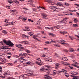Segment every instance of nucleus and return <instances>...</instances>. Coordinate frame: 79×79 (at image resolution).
<instances>
[{"mask_svg": "<svg viewBox=\"0 0 79 79\" xmlns=\"http://www.w3.org/2000/svg\"><path fill=\"white\" fill-rule=\"evenodd\" d=\"M3 42L5 44H6L7 45H9V46H10V47H13V45H14L13 43L10 40L6 41L5 40H4Z\"/></svg>", "mask_w": 79, "mask_h": 79, "instance_id": "nucleus-1", "label": "nucleus"}, {"mask_svg": "<svg viewBox=\"0 0 79 79\" xmlns=\"http://www.w3.org/2000/svg\"><path fill=\"white\" fill-rule=\"evenodd\" d=\"M42 16L43 19H48V16L46 14H42Z\"/></svg>", "mask_w": 79, "mask_h": 79, "instance_id": "nucleus-2", "label": "nucleus"}, {"mask_svg": "<svg viewBox=\"0 0 79 79\" xmlns=\"http://www.w3.org/2000/svg\"><path fill=\"white\" fill-rule=\"evenodd\" d=\"M10 75V73H8L6 72L4 74V76H3L2 75H1L0 76V77L2 78V79H4L5 78V76H7L8 75Z\"/></svg>", "mask_w": 79, "mask_h": 79, "instance_id": "nucleus-3", "label": "nucleus"}, {"mask_svg": "<svg viewBox=\"0 0 79 79\" xmlns=\"http://www.w3.org/2000/svg\"><path fill=\"white\" fill-rule=\"evenodd\" d=\"M51 75H52V74H51L49 73H48V75H45V76H46V77H45L46 79H49L50 78H51V77L49 76H51Z\"/></svg>", "mask_w": 79, "mask_h": 79, "instance_id": "nucleus-4", "label": "nucleus"}, {"mask_svg": "<svg viewBox=\"0 0 79 79\" xmlns=\"http://www.w3.org/2000/svg\"><path fill=\"white\" fill-rule=\"evenodd\" d=\"M62 71H56V73L57 74H59V73H61L63 72V73H66V70L64 69H62Z\"/></svg>", "mask_w": 79, "mask_h": 79, "instance_id": "nucleus-5", "label": "nucleus"}, {"mask_svg": "<svg viewBox=\"0 0 79 79\" xmlns=\"http://www.w3.org/2000/svg\"><path fill=\"white\" fill-rule=\"evenodd\" d=\"M57 42H59V43H60V42H61H61H63V43H62V44H63V45L66 44L67 45H68V44L64 43V42H65L66 41L64 40H62L61 41H58V40H57Z\"/></svg>", "mask_w": 79, "mask_h": 79, "instance_id": "nucleus-6", "label": "nucleus"}, {"mask_svg": "<svg viewBox=\"0 0 79 79\" xmlns=\"http://www.w3.org/2000/svg\"><path fill=\"white\" fill-rule=\"evenodd\" d=\"M49 8H51V10H52L53 11H56V9H57V8H56V7L55 6H50Z\"/></svg>", "mask_w": 79, "mask_h": 79, "instance_id": "nucleus-7", "label": "nucleus"}, {"mask_svg": "<svg viewBox=\"0 0 79 79\" xmlns=\"http://www.w3.org/2000/svg\"><path fill=\"white\" fill-rule=\"evenodd\" d=\"M45 68L43 66L41 67V68L40 69V70L41 72H45Z\"/></svg>", "mask_w": 79, "mask_h": 79, "instance_id": "nucleus-8", "label": "nucleus"}, {"mask_svg": "<svg viewBox=\"0 0 79 79\" xmlns=\"http://www.w3.org/2000/svg\"><path fill=\"white\" fill-rule=\"evenodd\" d=\"M26 64H28V65H29L30 66H33V65H34V63H33L32 62H27L26 63Z\"/></svg>", "mask_w": 79, "mask_h": 79, "instance_id": "nucleus-9", "label": "nucleus"}, {"mask_svg": "<svg viewBox=\"0 0 79 79\" xmlns=\"http://www.w3.org/2000/svg\"><path fill=\"white\" fill-rule=\"evenodd\" d=\"M36 63L38 64V65H39V66H42V64H43V62H36Z\"/></svg>", "mask_w": 79, "mask_h": 79, "instance_id": "nucleus-10", "label": "nucleus"}, {"mask_svg": "<svg viewBox=\"0 0 79 79\" xmlns=\"http://www.w3.org/2000/svg\"><path fill=\"white\" fill-rule=\"evenodd\" d=\"M45 72H46L47 73H50V70L45 68Z\"/></svg>", "mask_w": 79, "mask_h": 79, "instance_id": "nucleus-11", "label": "nucleus"}, {"mask_svg": "<svg viewBox=\"0 0 79 79\" xmlns=\"http://www.w3.org/2000/svg\"><path fill=\"white\" fill-rule=\"evenodd\" d=\"M60 33L61 34H67V35H68V33L67 32H66V31H63V32L60 31Z\"/></svg>", "mask_w": 79, "mask_h": 79, "instance_id": "nucleus-12", "label": "nucleus"}, {"mask_svg": "<svg viewBox=\"0 0 79 79\" xmlns=\"http://www.w3.org/2000/svg\"><path fill=\"white\" fill-rule=\"evenodd\" d=\"M25 28L26 29V30H24V31H30V29H29V27H25Z\"/></svg>", "mask_w": 79, "mask_h": 79, "instance_id": "nucleus-13", "label": "nucleus"}, {"mask_svg": "<svg viewBox=\"0 0 79 79\" xmlns=\"http://www.w3.org/2000/svg\"><path fill=\"white\" fill-rule=\"evenodd\" d=\"M74 22L75 23H76L77 22H78L79 20H78V19L76 18H75L73 19Z\"/></svg>", "mask_w": 79, "mask_h": 79, "instance_id": "nucleus-14", "label": "nucleus"}, {"mask_svg": "<svg viewBox=\"0 0 79 79\" xmlns=\"http://www.w3.org/2000/svg\"><path fill=\"white\" fill-rule=\"evenodd\" d=\"M24 77H25V76H24V75H21L20 76L19 79H24Z\"/></svg>", "mask_w": 79, "mask_h": 79, "instance_id": "nucleus-15", "label": "nucleus"}, {"mask_svg": "<svg viewBox=\"0 0 79 79\" xmlns=\"http://www.w3.org/2000/svg\"><path fill=\"white\" fill-rule=\"evenodd\" d=\"M54 27L55 29H58L60 28V26L59 25H58L56 26H54Z\"/></svg>", "mask_w": 79, "mask_h": 79, "instance_id": "nucleus-16", "label": "nucleus"}, {"mask_svg": "<svg viewBox=\"0 0 79 79\" xmlns=\"http://www.w3.org/2000/svg\"><path fill=\"white\" fill-rule=\"evenodd\" d=\"M49 35H51V36H52V37H55V35L53 33H49Z\"/></svg>", "mask_w": 79, "mask_h": 79, "instance_id": "nucleus-17", "label": "nucleus"}, {"mask_svg": "<svg viewBox=\"0 0 79 79\" xmlns=\"http://www.w3.org/2000/svg\"><path fill=\"white\" fill-rule=\"evenodd\" d=\"M8 2L9 3H14V1H11V0H8Z\"/></svg>", "mask_w": 79, "mask_h": 79, "instance_id": "nucleus-18", "label": "nucleus"}, {"mask_svg": "<svg viewBox=\"0 0 79 79\" xmlns=\"http://www.w3.org/2000/svg\"><path fill=\"white\" fill-rule=\"evenodd\" d=\"M2 32V33H4V34H8V32L5 30H3Z\"/></svg>", "mask_w": 79, "mask_h": 79, "instance_id": "nucleus-19", "label": "nucleus"}, {"mask_svg": "<svg viewBox=\"0 0 79 79\" xmlns=\"http://www.w3.org/2000/svg\"><path fill=\"white\" fill-rule=\"evenodd\" d=\"M15 11H16V10H12L11 11V13L14 15V14H15Z\"/></svg>", "mask_w": 79, "mask_h": 79, "instance_id": "nucleus-20", "label": "nucleus"}, {"mask_svg": "<svg viewBox=\"0 0 79 79\" xmlns=\"http://www.w3.org/2000/svg\"><path fill=\"white\" fill-rule=\"evenodd\" d=\"M13 22H7V25H8V26H9L10 24H12V25H14V24H13Z\"/></svg>", "mask_w": 79, "mask_h": 79, "instance_id": "nucleus-21", "label": "nucleus"}, {"mask_svg": "<svg viewBox=\"0 0 79 79\" xmlns=\"http://www.w3.org/2000/svg\"><path fill=\"white\" fill-rule=\"evenodd\" d=\"M62 59L64 61H67L68 60V59L66 57H63Z\"/></svg>", "mask_w": 79, "mask_h": 79, "instance_id": "nucleus-22", "label": "nucleus"}, {"mask_svg": "<svg viewBox=\"0 0 79 79\" xmlns=\"http://www.w3.org/2000/svg\"><path fill=\"white\" fill-rule=\"evenodd\" d=\"M14 3H15L16 4H19V2H18L17 0H15V1H14Z\"/></svg>", "mask_w": 79, "mask_h": 79, "instance_id": "nucleus-23", "label": "nucleus"}, {"mask_svg": "<svg viewBox=\"0 0 79 79\" xmlns=\"http://www.w3.org/2000/svg\"><path fill=\"white\" fill-rule=\"evenodd\" d=\"M54 64H55V66H60V64L58 63H54Z\"/></svg>", "mask_w": 79, "mask_h": 79, "instance_id": "nucleus-24", "label": "nucleus"}, {"mask_svg": "<svg viewBox=\"0 0 79 79\" xmlns=\"http://www.w3.org/2000/svg\"><path fill=\"white\" fill-rule=\"evenodd\" d=\"M73 26L75 27H78V24H73Z\"/></svg>", "mask_w": 79, "mask_h": 79, "instance_id": "nucleus-25", "label": "nucleus"}, {"mask_svg": "<svg viewBox=\"0 0 79 79\" xmlns=\"http://www.w3.org/2000/svg\"><path fill=\"white\" fill-rule=\"evenodd\" d=\"M41 56H42V57H45L46 56L45 55V54L42 53L41 54Z\"/></svg>", "mask_w": 79, "mask_h": 79, "instance_id": "nucleus-26", "label": "nucleus"}, {"mask_svg": "<svg viewBox=\"0 0 79 79\" xmlns=\"http://www.w3.org/2000/svg\"><path fill=\"white\" fill-rule=\"evenodd\" d=\"M37 37V35H35L33 36V38H34V39H35V40H36V39H37V38H36V37Z\"/></svg>", "mask_w": 79, "mask_h": 79, "instance_id": "nucleus-27", "label": "nucleus"}, {"mask_svg": "<svg viewBox=\"0 0 79 79\" xmlns=\"http://www.w3.org/2000/svg\"><path fill=\"white\" fill-rule=\"evenodd\" d=\"M24 50V48L23 47H21L20 49V51H23V50Z\"/></svg>", "mask_w": 79, "mask_h": 79, "instance_id": "nucleus-28", "label": "nucleus"}, {"mask_svg": "<svg viewBox=\"0 0 79 79\" xmlns=\"http://www.w3.org/2000/svg\"><path fill=\"white\" fill-rule=\"evenodd\" d=\"M64 22H66V21L63 19L60 22V23H65V24H66V23H65Z\"/></svg>", "mask_w": 79, "mask_h": 79, "instance_id": "nucleus-29", "label": "nucleus"}, {"mask_svg": "<svg viewBox=\"0 0 79 79\" xmlns=\"http://www.w3.org/2000/svg\"><path fill=\"white\" fill-rule=\"evenodd\" d=\"M53 74L55 75L56 74V70H54L53 71Z\"/></svg>", "mask_w": 79, "mask_h": 79, "instance_id": "nucleus-30", "label": "nucleus"}, {"mask_svg": "<svg viewBox=\"0 0 79 79\" xmlns=\"http://www.w3.org/2000/svg\"><path fill=\"white\" fill-rule=\"evenodd\" d=\"M58 5H59L60 6H62V3L61 2H59L57 3Z\"/></svg>", "mask_w": 79, "mask_h": 79, "instance_id": "nucleus-31", "label": "nucleus"}, {"mask_svg": "<svg viewBox=\"0 0 79 79\" xmlns=\"http://www.w3.org/2000/svg\"><path fill=\"white\" fill-rule=\"evenodd\" d=\"M47 61L49 62H52V59H48L47 60Z\"/></svg>", "mask_w": 79, "mask_h": 79, "instance_id": "nucleus-32", "label": "nucleus"}, {"mask_svg": "<svg viewBox=\"0 0 79 79\" xmlns=\"http://www.w3.org/2000/svg\"><path fill=\"white\" fill-rule=\"evenodd\" d=\"M54 45L56 47H60V45L58 44H54Z\"/></svg>", "mask_w": 79, "mask_h": 79, "instance_id": "nucleus-33", "label": "nucleus"}, {"mask_svg": "<svg viewBox=\"0 0 79 79\" xmlns=\"http://www.w3.org/2000/svg\"><path fill=\"white\" fill-rule=\"evenodd\" d=\"M51 40V42H50V43H51H51H52V44H53V43H55V41H54L52 40Z\"/></svg>", "mask_w": 79, "mask_h": 79, "instance_id": "nucleus-34", "label": "nucleus"}, {"mask_svg": "<svg viewBox=\"0 0 79 79\" xmlns=\"http://www.w3.org/2000/svg\"><path fill=\"white\" fill-rule=\"evenodd\" d=\"M17 47L18 48L21 47H22V45L21 44H19L17 46Z\"/></svg>", "mask_w": 79, "mask_h": 79, "instance_id": "nucleus-35", "label": "nucleus"}, {"mask_svg": "<svg viewBox=\"0 0 79 79\" xmlns=\"http://www.w3.org/2000/svg\"><path fill=\"white\" fill-rule=\"evenodd\" d=\"M65 5H66V6H69V5H70L69 4H68V3H65Z\"/></svg>", "mask_w": 79, "mask_h": 79, "instance_id": "nucleus-36", "label": "nucleus"}, {"mask_svg": "<svg viewBox=\"0 0 79 79\" xmlns=\"http://www.w3.org/2000/svg\"><path fill=\"white\" fill-rule=\"evenodd\" d=\"M22 20L23 21H26V19L25 18H23L22 19Z\"/></svg>", "mask_w": 79, "mask_h": 79, "instance_id": "nucleus-37", "label": "nucleus"}, {"mask_svg": "<svg viewBox=\"0 0 79 79\" xmlns=\"http://www.w3.org/2000/svg\"><path fill=\"white\" fill-rule=\"evenodd\" d=\"M33 11L36 12V11H37V9L36 8L33 9Z\"/></svg>", "mask_w": 79, "mask_h": 79, "instance_id": "nucleus-38", "label": "nucleus"}, {"mask_svg": "<svg viewBox=\"0 0 79 79\" xmlns=\"http://www.w3.org/2000/svg\"><path fill=\"white\" fill-rule=\"evenodd\" d=\"M70 74H75L76 73H75L74 72H70Z\"/></svg>", "mask_w": 79, "mask_h": 79, "instance_id": "nucleus-39", "label": "nucleus"}, {"mask_svg": "<svg viewBox=\"0 0 79 79\" xmlns=\"http://www.w3.org/2000/svg\"><path fill=\"white\" fill-rule=\"evenodd\" d=\"M9 21V20L5 19V23H8Z\"/></svg>", "mask_w": 79, "mask_h": 79, "instance_id": "nucleus-40", "label": "nucleus"}, {"mask_svg": "<svg viewBox=\"0 0 79 79\" xmlns=\"http://www.w3.org/2000/svg\"><path fill=\"white\" fill-rule=\"evenodd\" d=\"M26 55H27V54L26 53H23V56H26Z\"/></svg>", "mask_w": 79, "mask_h": 79, "instance_id": "nucleus-41", "label": "nucleus"}, {"mask_svg": "<svg viewBox=\"0 0 79 79\" xmlns=\"http://www.w3.org/2000/svg\"><path fill=\"white\" fill-rule=\"evenodd\" d=\"M26 52L27 53H29L31 52V51L29 50H27Z\"/></svg>", "mask_w": 79, "mask_h": 79, "instance_id": "nucleus-42", "label": "nucleus"}, {"mask_svg": "<svg viewBox=\"0 0 79 79\" xmlns=\"http://www.w3.org/2000/svg\"><path fill=\"white\" fill-rule=\"evenodd\" d=\"M21 43L22 44H25V41H22Z\"/></svg>", "mask_w": 79, "mask_h": 79, "instance_id": "nucleus-43", "label": "nucleus"}, {"mask_svg": "<svg viewBox=\"0 0 79 79\" xmlns=\"http://www.w3.org/2000/svg\"><path fill=\"white\" fill-rule=\"evenodd\" d=\"M70 52H73L74 51V50L73 49L71 48V49L70 50Z\"/></svg>", "mask_w": 79, "mask_h": 79, "instance_id": "nucleus-44", "label": "nucleus"}, {"mask_svg": "<svg viewBox=\"0 0 79 79\" xmlns=\"http://www.w3.org/2000/svg\"><path fill=\"white\" fill-rule=\"evenodd\" d=\"M45 43H46V44H51L50 42H49V41H46L45 42Z\"/></svg>", "mask_w": 79, "mask_h": 79, "instance_id": "nucleus-45", "label": "nucleus"}, {"mask_svg": "<svg viewBox=\"0 0 79 79\" xmlns=\"http://www.w3.org/2000/svg\"><path fill=\"white\" fill-rule=\"evenodd\" d=\"M28 34H29V35L30 36H32V35H33V34H32L30 32L28 33Z\"/></svg>", "mask_w": 79, "mask_h": 79, "instance_id": "nucleus-46", "label": "nucleus"}, {"mask_svg": "<svg viewBox=\"0 0 79 79\" xmlns=\"http://www.w3.org/2000/svg\"><path fill=\"white\" fill-rule=\"evenodd\" d=\"M8 79H15L13 78L12 77H8Z\"/></svg>", "mask_w": 79, "mask_h": 79, "instance_id": "nucleus-47", "label": "nucleus"}, {"mask_svg": "<svg viewBox=\"0 0 79 79\" xmlns=\"http://www.w3.org/2000/svg\"><path fill=\"white\" fill-rule=\"evenodd\" d=\"M19 56H23V54H20L19 55Z\"/></svg>", "mask_w": 79, "mask_h": 79, "instance_id": "nucleus-48", "label": "nucleus"}, {"mask_svg": "<svg viewBox=\"0 0 79 79\" xmlns=\"http://www.w3.org/2000/svg\"><path fill=\"white\" fill-rule=\"evenodd\" d=\"M65 64H66L67 65H69L70 64L69 63H66Z\"/></svg>", "mask_w": 79, "mask_h": 79, "instance_id": "nucleus-49", "label": "nucleus"}, {"mask_svg": "<svg viewBox=\"0 0 79 79\" xmlns=\"http://www.w3.org/2000/svg\"><path fill=\"white\" fill-rule=\"evenodd\" d=\"M64 51L65 52H68V51L66 49L64 50Z\"/></svg>", "mask_w": 79, "mask_h": 79, "instance_id": "nucleus-50", "label": "nucleus"}, {"mask_svg": "<svg viewBox=\"0 0 79 79\" xmlns=\"http://www.w3.org/2000/svg\"><path fill=\"white\" fill-rule=\"evenodd\" d=\"M55 68V69H58V68H59V67L58 66H56Z\"/></svg>", "mask_w": 79, "mask_h": 79, "instance_id": "nucleus-51", "label": "nucleus"}, {"mask_svg": "<svg viewBox=\"0 0 79 79\" xmlns=\"http://www.w3.org/2000/svg\"><path fill=\"white\" fill-rule=\"evenodd\" d=\"M2 49H4V48H5V49H8V48H5V47H2Z\"/></svg>", "mask_w": 79, "mask_h": 79, "instance_id": "nucleus-52", "label": "nucleus"}, {"mask_svg": "<svg viewBox=\"0 0 79 79\" xmlns=\"http://www.w3.org/2000/svg\"><path fill=\"white\" fill-rule=\"evenodd\" d=\"M69 68H71V69H73V67H71L70 66H69Z\"/></svg>", "mask_w": 79, "mask_h": 79, "instance_id": "nucleus-53", "label": "nucleus"}, {"mask_svg": "<svg viewBox=\"0 0 79 79\" xmlns=\"http://www.w3.org/2000/svg\"><path fill=\"white\" fill-rule=\"evenodd\" d=\"M45 29H48L50 30V28L49 27H45Z\"/></svg>", "mask_w": 79, "mask_h": 79, "instance_id": "nucleus-54", "label": "nucleus"}, {"mask_svg": "<svg viewBox=\"0 0 79 79\" xmlns=\"http://www.w3.org/2000/svg\"><path fill=\"white\" fill-rule=\"evenodd\" d=\"M37 60H38V61H41V60H40V58H38L37 59Z\"/></svg>", "mask_w": 79, "mask_h": 79, "instance_id": "nucleus-55", "label": "nucleus"}, {"mask_svg": "<svg viewBox=\"0 0 79 79\" xmlns=\"http://www.w3.org/2000/svg\"><path fill=\"white\" fill-rule=\"evenodd\" d=\"M23 19V17H19V19Z\"/></svg>", "mask_w": 79, "mask_h": 79, "instance_id": "nucleus-56", "label": "nucleus"}, {"mask_svg": "<svg viewBox=\"0 0 79 79\" xmlns=\"http://www.w3.org/2000/svg\"><path fill=\"white\" fill-rule=\"evenodd\" d=\"M69 37L70 39L71 40H73V38H72V37L69 36Z\"/></svg>", "mask_w": 79, "mask_h": 79, "instance_id": "nucleus-57", "label": "nucleus"}, {"mask_svg": "<svg viewBox=\"0 0 79 79\" xmlns=\"http://www.w3.org/2000/svg\"><path fill=\"white\" fill-rule=\"evenodd\" d=\"M0 64H4V63L3 62H0Z\"/></svg>", "mask_w": 79, "mask_h": 79, "instance_id": "nucleus-58", "label": "nucleus"}, {"mask_svg": "<svg viewBox=\"0 0 79 79\" xmlns=\"http://www.w3.org/2000/svg\"><path fill=\"white\" fill-rule=\"evenodd\" d=\"M50 28V29H51V30H53V27H51V28Z\"/></svg>", "mask_w": 79, "mask_h": 79, "instance_id": "nucleus-59", "label": "nucleus"}, {"mask_svg": "<svg viewBox=\"0 0 79 79\" xmlns=\"http://www.w3.org/2000/svg\"><path fill=\"white\" fill-rule=\"evenodd\" d=\"M7 58H8L10 59V58H11V56H7Z\"/></svg>", "mask_w": 79, "mask_h": 79, "instance_id": "nucleus-60", "label": "nucleus"}, {"mask_svg": "<svg viewBox=\"0 0 79 79\" xmlns=\"http://www.w3.org/2000/svg\"><path fill=\"white\" fill-rule=\"evenodd\" d=\"M25 60V59L23 58H21L20 59V60Z\"/></svg>", "mask_w": 79, "mask_h": 79, "instance_id": "nucleus-61", "label": "nucleus"}, {"mask_svg": "<svg viewBox=\"0 0 79 79\" xmlns=\"http://www.w3.org/2000/svg\"><path fill=\"white\" fill-rule=\"evenodd\" d=\"M74 5H76L77 6H79V4H75Z\"/></svg>", "mask_w": 79, "mask_h": 79, "instance_id": "nucleus-62", "label": "nucleus"}, {"mask_svg": "<svg viewBox=\"0 0 79 79\" xmlns=\"http://www.w3.org/2000/svg\"><path fill=\"white\" fill-rule=\"evenodd\" d=\"M28 42L27 41H25V44H28Z\"/></svg>", "mask_w": 79, "mask_h": 79, "instance_id": "nucleus-63", "label": "nucleus"}, {"mask_svg": "<svg viewBox=\"0 0 79 79\" xmlns=\"http://www.w3.org/2000/svg\"><path fill=\"white\" fill-rule=\"evenodd\" d=\"M77 14L78 15V16L79 17V13L78 12H76Z\"/></svg>", "mask_w": 79, "mask_h": 79, "instance_id": "nucleus-64", "label": "nucleus"}]
</instances>
